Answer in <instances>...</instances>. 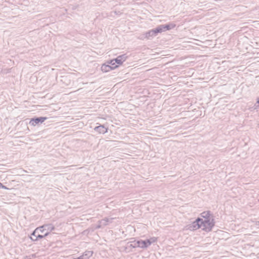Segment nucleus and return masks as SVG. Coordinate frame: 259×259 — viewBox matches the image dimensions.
<instances>
[{
	"label": "nucleus",
	"instance_id": "1",
	"mask_svg": "<svg viewBox=\"0 0 259 259\" xmlns=\"http://www.w3.org/2000/svg\"><path fill=\"white\" fill-rule=\"evenodd\" d=\"M202 230L206 232H210L215 225L214 216H211V218L208 220H203L202 219Z\"/></svg>",
	"mask_w": 259,
	"mask_h": 259
},
{
	"label": "nucleus",
	"instance_id": "2",
	"mask_svg": "<svg viewBox=\"0 0 259 259\" xmlns=\"http://www.w3.org/2000/svg\"><path fill=\"white\" fill-rule=\"evenodd\" d=\"M202 219L198 217L194 221L187 226V229L190 231L196 230L202 227Z\"/></svg>",
	"mask_w": 259,
	"mask_h": 259
},
{
	"label": "nucleus",
	"instance_id": "3",
	"mask_svg": "<svg viewBox=\"0 0 259 259\" xmlns=\"http://www.w3.org/2000/svg\"><path fill=\"white\" fill-rule=\"evenodd\" d=\"M31 236H35L34 238L32 236H30V239L32 241H36L39 239L44 238L48 236V233L45 232L44 234L41 233V232L37 228L32 232Z\"/></svg>",
	"mask_w": 259,
	"mask_h": 259
},
{
	"label": "nucleus",
	"instance_id": "4",
	"mask_svg": "<svg viewBox=\"0 0 259 259\" xmlns=\"http://www.w3.org/2000/svg\"><path fill=\"white\" fill-rule=\"evenodd\" d=\"M37 229L41 232V233L44 234L45 232L48 233V235L50 233L55 230V227L52 224H45L41 226L37 227Z\"/></svg>",
	"mask_w": 259,
	"mask_h": 259
},
{
	"label": "nucleus",
	"instance_id": "5",
	"mask_svg": "<svg viewBox=\"0 0 259 259\" xmlns=\"http://www.w3.org/2000/svg\"><path fill=\"white\" fill-rule=\"evenodd\" d=\"M47 119V117H34L30 119V120L29 121V124L34 126L37 125H39L40 124H41L42 122H44Z\"/></svg>",
	"mask_w": 259,
	"mask_h": 259
},
{
	"label": "nucleus",
	"instance_id": "6",
	"mask_svg": "<svg viewBox=\"0 0 259 259\" xmlns=\"http://www.w3.org/2000/svg\"><path fill=\"white\" fill-rule=\"evenodd\" d=\"M157 26L159 28L160 33H162L174 28L176 26V25L175 23L169 22L165 24L159 25Z\"/></svg>",
	"mask_w": 259,
	"mask_h": 259
},
{
	"label": "nucleus",
	"instance_id": "7",
	"mask_svg": "<svg viewBox=\"0 0 259 259\" xmlns=\"http://www.w3.org/2000/svg\"><path fill=\"white\" fill-rule=\"evenodd\" d=\"M158 33H160L158 26L156 28L150 30L145 32V37L147 39H150L157 35Z\"/></svg>",
	"mask_w": 259,
	"mask_h": 259
},
{
	"label": "nucleus",
	"instance_id": "8",
	"mask_svg": "<svg viewBox=\"0 0 259 259\" xmlns=\"http://www.w3.org/2000/svg\"><path fill=\"white\" fill-rule=\"evenodd\" d=\"M127 58V56L126 54H123L114 58L113 61L118 65V66H119L126 60Z\"/></svg>",
	"mask_w": 259,
	"mask_h": 259
},
{
	"label": "nucleus",
	"instance_id": "9",
	"mask_svg": "<svg viewBox=\"0 0 259 259\" xmlns=\"http://www.w3.org/2000/svg\"><path fill=\"white\" fill-rule=\"evenodd\" d=\"M94 131L100 134H104L108 132V128L104 124H99L94 128Z\"/></svg>",
	"mask_w": 259,
	"mask_h": 259
},
{
	"label": "nucleus",
	"instance_id": "10",
	"mask_svg": "<svg viewBox=\"0 0 259 259\" xmlns=\"http://www.w3.org/2000/svg\"><path fill=\"white\" fill-rule=\"evenodd\" d=\"M114 67L115 66H109L106 62L104 64L102 65L101 70L103 72H107L110 70H114Z\"/></svg>",
	"mask_w": 259,
	"mask_h": 259
},
{
	"label": "nucleus",
	"instance_id": "11",
	"mask_svg": "<svg viewBox=\"0 0 259 259\" xmlns=\"http://www.w3.org/2000/svg\"><path fill=\"white\" fill-rule=\"evenodd\" d=\"M113 220V218H105L101 220H100V223L102 224V225H103L104 227L108 225L109 223H111L112 222V220Z\"/></svg>",
	"mask_w": 259,
	"mask_h": 259
},
{
	"label": "nucleus",
	"instance_id": "12",
	"mask_svg": "<svg viewBox=\"0 0 259 259\" xmlns=\"http://www.w3.org/2000/svg\"><path fill=\"white\" fill-rule=\"evenodd\" d=\"M201 217L204 219V220H208L211 218V216H213L209 210L203 211L200 214Z\"/></svg>",
	"mask_w": 259,
	"mask_h": 259
},
{
	"label": "nucleus",
	"instance_id": "13",
	"mask_svg": "<svg viewBox=\"0 0 259 259\" xmlns=\"http://www.w3.org/2000/svg\"><path fill=\"white\" fill-rule=\"evenodd\" d=\"M140 243H139V247L142 248H146L149 247L147 240H139Z\"/></svg>",
	"mask_w": 259,
	"mask_h": 259
},
{
	"label": "nucleus",
	"instance_id": "14",
	"mask_svg": "<svg viewBox=\"0 0 259 259\" xmlns=\"http://www.w3.org/2000/svg\"><path fill=\"white\" fill-rule=\"evenodd\" d=\"M93 251H85L82 254L85 259H89L90 257L93 255Z\"/></svg>",
	"mask_w": 259,
	"mask_h": 259
},
{
	"label": "nucleus",
	"instance_id": "15",
	"mask_svg": "<svg viewBox=\"0 0 259 259\" xmlns=\"http://www.w3.org/2000/svg\"><path fill=\"white\" fill-rule=\"evenodd\" d=\"M146 240H147L148 246H149L153 243L156 242L157 240V239L156 237H151L149 239H147Z\"/></svg>",
	"mask_w": 259,
	"mask_h": 259
},
{
	"label": "nucleus",
	"instance_id": "16",
	"mask_svg": "<svg viewBox=\"0 0 259 259\" xmlns=\"http://www.w3.org/2000/svg\"><path fill=\"white\" fill-rule=\"evenodd\" d=\"M106 62L109 65V66H115L114 69L119 67L118 66V65L116 63L114 62V61H113V59H111L110 60L107 61H106Z\"/></svg>",
	"mask_w": 259,
	"mask_h": 259
},
{
	"label": "nucleus",
	"instance_id": "17",
	"mask_svg": "<svg viewBox=\"0 0 259 259\" xmlns=\"http://www.w3.org/2000/svg\"><path fill=\"white\" fill-rule=\"evenodd\" d=\"M132 244L130 245V246L132 248H136L139 247V245L138 243H140V240H135L134 241L131 242Z\"/></svg>",
	"mask_w": 259,
	"mask_h": 259
},
{
	"label": "nucleus",
	"instance_id": "18",
	"mask_svg": "<svg viewBox=\"0 0 259 259\" xmlns=\"http://www.w3.org/2000/svg\"><path fill=\"white\" fill-rule=\"evenodd\" d=\"M103 227H104L103 225H102V224L100 223V220H99V221H98L97 224L96 226L95 229H100V228H102Z\"/></svg>",
	"mask_w": 259,
	"mask_h": 259
},
{
	"label": "nucleus",
	"instance_id": "19",
	"mask_svg": "<svg viewBox=\"0 0 259 259\" xmlns=\"http://www.w3.org/2000/svg\"><path fill=\"white\" fill-rule=\"evenodd\" d=\"M0 189H8V188L6 186H4L2 183L0 182Z\"/></svg>",
	"mask_w": 259,
	"mask_h": 259
},
{
	"label": "nucleus",
	"instance_id": "20",
	"mask_svg": "<svg viewBox=\"0 0 259 259\" xmlns=\"http://www.w3.org/2000/svg\"><path fill=\"white\" fill-rule=\"evenodd\" d=\"M76 259H85V258H84V257L83 255V254H82L81 255L79 256V257H78Z\"/></svg>",
	"mask_w": 259,
	"mask_h": 259
},
{
	"label": "nucleus",
	"instance_id": "21",
	"mask_svg": "<svg viewBox=\"0 0 259 259\" xmlns=\"http://www.w3.org/2000/svg\"><path fill=\"white\" fill-rule=\"evenodd\" d=\"M30 236H32L34 238H35V236H31V235Z\"/></svg>",
	"mask_w": 259,
	"mask_h": 259
},
{
	"label": "nucleus",
	"instance_id": "22",
	"mask_svg": "<svg viewBox=\"0 0 259 259\" xmlns=\"http://www.w3.org/2000/svg\"><path fill=\"white\" fill-rule=\"evenodd\" d=\"M258 225L259 226V221L258 222Z\"/></svg>",
	"mask_w": 259,
	"mask_h": 259
}]
</instances>
